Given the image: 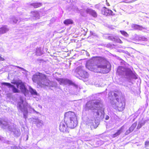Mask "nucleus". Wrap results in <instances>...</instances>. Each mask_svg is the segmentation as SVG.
<instances>
[{
    "label": "nucleus",
    "instance_id": "nucleus-34",
    "mask_svg": "<svg viewBox=\"0 0 149 149\" xmlns=\"http://www.w3.org/2000/svg\"><path fill=\"white\" fill-rule=\"evenodd\" d=\"M145 146L146 147H147L149 146V141H146L145 142Z\"/></svg>",
    "mask_w": 149,
    "mask_h": 149
},
{
    "label": "nucleus",
    "instance_id": "nucleus-1",
    "mask_svg": "<svg viewBox=\"0 0 149 149\" xmlns=\"http://www.w3.org/2000/svg\"><path fill=\"white\" fill-rule=\"evenodd\" d=\"M86 67L89 70L95 72L107 73L110 70L111 65L104 58L94 57L87 62Z\"/></svg>",
    "mask_w": 149,
    "mask_h": 149
},
{
    "label": "nucleus",
    "instance_id": "nucleus-14",
    "mask_svg": "<svg viewBox=\"0 0 149 149\" xmlns=\"http://www.w3.org/2000/svg\"><path fill=\"white\" fill-rule=\"evenodd\" d=\"M102 13L103 14L105 15H112L113 12L111 10H109L105 7H104L102 9Z\"/></svg>",
    "mask_w": 149,
    "mask_h": 149
},
{
    "label": "nucleus",
    "instance_id": "nucleus-39",
    "mask_svg": "<svg viewBox=\"0 0 149 149\" xmlns=\"http://www.w3.org/2000/svg\"><path fill=\"white\" fill-rule=\"evenodd\" d=\"M119 40V41L118 43H123L120 40Z\"/></svg>",
    "mask_w": 149,
    "mask_h": 149
},
{
    "label": "nucleus",
    "instance_id": "nucleus-41",
    "mask_svg": "<svg viewBox=\"0 0 149 149\" xmlns=\"http://www.w3.org/2000/svg\"><path fill=\"white\" fill-rule=\"evenodd\" d=\"M77 10H78V9L77 8L76 9V11H77Z\"/></svg>",
    "mask_w": 149,
    "mask_h": 149
},
{
    "label": "nucleus",
    "instance_id": "nucleus-29",
    "mask_svg": "<svg viewBox=\"0 0 149 149\" xmlns=\"http://www.w3.org/2000/svg\"><path fill=\"white\" fill-rule=\"evenodd\" d=\"M17 21V20L15 18H14L11 19V22L13 24L16 23Z\"/></svg>",
    "mask_w": 149,
    "mask_h": 149
},
{
    "label": "nucleus",
    "instance_id": "nucleus-42",
    "mask_svg": "<svg viewBox=\"0 0 149 149\" xmlns=\"http://www.w3.org/2000/svg\"><path fill=\"white\" fill-rule=\"evenodd\" d=\"M17 132H18V134H19V131H18V130H17Z\"/></svg>",
    "mask_w": 149,
    "mask_h": 149
},
{
    "label": "nucleus",
    "instance_id": "nucleus-37",
    "mask_svg": "<svg viewBox=\"0 0 149 149\" xmlns=\"http://www.w3.org/2000/svg\"><path fill=\"white\" fill-rule=\"evenodd\" d=\"M109 119V117L108 116H106L105 117V119L106 120H108Z\"/></svg>",
    "mask_w": 149,
    "mask_h": 149
},
{
    "label": "nucleus",
    "instance_id": "nucleus-4",
    "mask_svg": "<svg viewBox=\"0 0 149 149\" xmlns=\"http://www.w3.org/2000/svg\"><path fill=\"white\" fill-rule=\"evenodd\" d=\"M17 105L18 109L23 113L24 117L25 119L27 118L28 108L37 113L33 108L28 104L25 101V99L22 97H20V101L18 102Z\"/></svg>",
    "mask_w": 149,
    "mask_h": 149
},
{
    "label": "nucleus",
    "instance_id": "nucleus-35",
    "mask_svg": "<svg viewBox=\"0 0 149 149\" xmlns=\"http://www.w3.org/2000/svg\"><path fill=\"white\" fill-rule=\"evenodd\" d=\"M132 132L131 131H130V130L129 129L128 130H127L126 132L125 133V134L126 135H127L130 132Z\"/></svg>",
    "mask_w": 149,
    "mask_h": 149
},
{
    "label": "nucleus",
    "instance_id": "nucleus-33",
    "mask_svg": "<svg viewBox=\"0 0 149 149\" xmlns=\"http://www.w3.org/2000/svg\"><path fill=\"white\" fill-rule=\"evenodd\" d=\"M11 148L13 149H20V148L19 147L12 146Z\"/></svg>",
    "mask_w": 149,
    "mask_h": 149
},
{
    "label": "nucleus",
    "instance_id": "nucleus-31",
    "mask_svg": "<svg viewBox=\"0 0 149 149\" xmlns=\"http://www.w3.org/2000/svg\"><path fill=\"white\" fill-rule=\"evenodd\" d=\"M139 40H140L146 41L147 40V38L144 37H139Z\"/></svg>",
    "mask_w": 149,
    "mask_h": 149
},
{
    "label": "nucleus",
    "instance_id": "nucleus-11",
    "mask_svg": "<svg viewBox=\"0 0 149 149\" xmlns=\"http://www.w3.org/2000/svg\"><path fill=\"white\" fill-rule=\"evenodd\" d=\"M17 87L18 89H19L26 96L28 93V90L25 88L24 85L22 82H19L16 84Z\"/></svg>",
    "mask_w": 149,
    "mask_h": 149
},
{
    "label": "nucleus",
    "instance_id": "nucleus-16",
    "mask_svg": "<svg viewBox=\"0 0 149 149\" xmlns=\"http://www.w3.org/2000/svg\"><path fill=\"white\" fill-rule=\"evenodd\" d=\"M32 121L33 123L36 125L37 126H38V125L42 126L43 124V121L42 120L38 119V118H33Z\"/></svg>",
    "mask_w": 149,
    "mask_h": 149
},
{
    "label": "nucleus",
    "instance_id": "nucleus-2",
    "mask_svg": "<svg viewBox=\"0 0 149 149\" xmlns=\"http://www.w3.org/2000/svg\"><path fill=\"white\" fill-rule=\"evenodd\" d=\"M32 79L33 82L41 87H50L56 86V83L50 81L47 77L41 73H36L33 75Z\"/></svg>",
    "mask_w": 149,
    "mask_h": 149
},
{
    "label": "nucleus",
    "instance_id": "nucleus-7",
    "mask_svg": "<svg viewBox=\"0 0 149 149\" xmlns=\"http://www.w3.org/2000/svg\"><path fill=\"white\" fill-rule=\"evenodd\" d=\"M0 126L3 129H7L15 133L14 126H12L11 123H8L4 119L0 118Z\"/></svg>",
    "mask_w": 149,
    "mask_h": 149
},
{
    "label": "nucleus",
    "instance_id": "nucleus-8",
    "mask_svg": "<svg viewBox=\"0 0 149 149\" xmlns=\"http://www.w3.org/2000/svg\"><path fill=\"white\" fill-rule=\"evenodd\" d=\"M118 100V99L116 98V100L112 101L111 103L113 105V107L116 108H117L119 111H122L125 108V103L124 102H121L119 103Z\"/></svg>",
    "mask_w": 149,
    "mask_h": 149
},
{
    "label": "nucleus",
    "instance_id": "nucleus-20",
    "mask_svg": "<svg viewBox=\"0 0 149 149\" xmlns=\"http://www.w3.org/2000/svg\"><path fill=\"white\" fill-rule=\"evenodd\" d=\"M123 127H121L120 129L118 130L117 132L115 134L112 135V137L113 138L119 135L123 132Z\"/></svg>",
    "mask_w": 149,
    "mask_h": 149
},
{
    "label": "nucleus",
    "instance_id": "nucleus-5",
    "mask_svg": "<svg viewBox=\"0 0 149 149\" xmlns=\"http://www.w3.org/2000/svg\"><path fill=\"white\" fill-rule=\"evenodd\" d=\"M98 105V106L96 107V109L94 111V114L95 115L96 118L102 119L104 116V108L101 102Z\"/></svg>",
    "mask_w": 149,
    "mask_h": 149
},
{
    "label": "nucleus",
    "instance_id": "nucleus-12",
    "mask_svg": "<svg viewBox=\"0 0 149 149\" xmlns=\"http://www.w3.org/2000/svg\"><path fill=\"white\" fill-rule=\"evenodd\" d=\"M59 82L60 84H69L71 85L72 84V82L67 79H63L61 78H58L56 79Z\"/></svg>",
    "mask_w": 149,
    "mask_h": 149
},
{
    "label": "nucleus",
    "instance_id": "nucleus-43",
    "mask_svg": "<svg viewBox=\"0 0 149 149\" xmlns=\"http://www.w3.org/2000/svg\"><path fill=\"white\" fill-rule=\"evenodd\" d=\"M18 68H21L20 67H18Z\"/></svg>",
    "mask_w": 149,
    "mask_h": 149
},
{
    "label": "nucleus",
    "instance_id": "nucleus-28",
    "mask_svg": "<svg viewBox=\"0 0 149 149\" xmlns=\"http://www.w3.org/2000/svg\"><path fill=\"white\" fill-rule=\"evenodd\" d=\"M36 54L38 55H40L42 54L41 48H39L37 49Z\"/></svg>",
    "mask_w": 149,
    "mask_h": 149
},
{
    "label": "nucleus",
    "instance_id": "nucleus-38",
    "mask_svg": "<svg viewBox=\"0 0 149 149\" xmlns=\"http://www.w3.org/2000/svg\"><path fill=\"white\" fill-rule=\"evenodd\" d=\"M4 60V59L1 56H0V61H3Z\"/></svg>",
    "mask_w": 149,
    "mask_h": 149
},
{
    "label": "nucleus",
    "instance_id": "nucleus-23",
    "mask_svg": "<svg viewBox=\"0 0 149 149\" xmlns=\"http://www.w3.org/2000/svg\"><path fill=\"white\" fill-rule=\"evenodd\" d=\"M31 14L33 16L36 17V18H39V14L37 11H34L31 12Z\"/></svg>",
    "mask_w": 149,
    "mask_h": 149
},
{
    "label": "nucleus",
    "instance_id": "nucleus-25",
    "mask_svg": "<svg viewBox=\"0 0 149 149\" xmlns=\"http://www.w3.org/2000/svg\"><path fill=\"white\" fill-rule=\"evenodd\" d=\"M31 6H33L35 8H37L40 6L41 4L40 3H35L31 4Z\"/></svg>",
    "mask_w": 149,
    "mask_h": 149
},
{
    "label": "nucleus",
    "instance_id": "nucleus-26",
    "mask_svg": "<svg viewBox=\"0 0 149 149\" xmlns=\"http://www.w3.org/2000/svg\"><path fill=\"white\" fill-rule=\"evenodd\" d=\"M137 124L136 123H133L132 126L129 129L130 131H133L136 126Z\"/></svg>",
    "mask_w": 149,
    "mask_h": 149
},
{
    "label": "nucleus",
    "instance_id": "nucleus-32",
    "mask_svg": "<svg viewBox=\"0 0 149 149\" xmlns=\"http://www.w3.org/2000/svg\"><path fill=\"white\" fill-rule=\"evenodd\" d=\"M111 40L113 41H116L118 42L119 41V40L120 39L119 38H116L114 37H112V38L111 39Z\"/></svg>",
    "mask_w": 149,
    "mask_h": 149
},
{
    "label": "nucleus",
    "instance_id": "nucleus-13",
    "mask_svg": "<svg viewBox=\"0 0 149 149\" xmlns=\"http://www.w3.org/2000/svg\"><path fill=\"white\" fill-rule=\"evenodd\" d=\"M68 127L67 124L63 122H61L60 125V130L61 132H67L68 131Z\"/></svg>",
    "mask_w": 149,
    "mask_h": 149
},
{
    "label": "nucleus",
    "instance_id": "nucleus-3",
    "mask_svg": "<svg viewBox=\"0 0 149 149\" xmlns=\"http://www.w3.org/2000/svg\"><path fill=\"white\" fill-rule=\"evenodd\" d=\"M68 119L69 120L67 122L68 127L71 128L75 127L77 124V116L74 112L69 111L65 113L64 120H67Z\"/></svg>",
    "mask_w": 149,
    "mask_h": 149
},
{
    "label": "nucleus",
    "instance_id": "nucleus-9",
    "mask_svg": "<svg viewBox=\"0 0 149 149\" xmlns=\"http://www.w3.org/2000/svg\"><path fill=\"white\" fill-rule=\"evenodd\" d=\"M117 73L119 75L125 74L128 76L131 73V70L129 68H126L123 67H119L117 70Z\"/></svg>",
    "mask_w": 149,
    "mask_h": 149
},
{
    "label": "nucleus",
    "instance_id": "nucleus-24",
    "mask_svg": "<svg viewBox=\"0 0 149 149\" xmlns=\"http://www.w3.org/2000/svg\"><path fill=\"white\" fill-rule=\"evenodd\" d=\"M64 23L66 25H68L73 23V21L70 19H67L65 20L64 22Z\"/></svg>",
    "mask_w": 149,
    "mask_h": 149
},
{
    "label": "nucleus",
    "instance_id": "nucleus-22",
    "mask_svg": "<svg viewBox=\"0 0 149 149\" xmlns=\"http://www.w3.org/2000/svg\"><path fill=\"white\" fill-rule=\"evenodd\" d=\"M146 123V120H142L140 121L138 123L137 128L138 129H139L142 126L144 125Z\"/></svg>",
    "mask_w": 149,
    "mask_h": 149
},
{
    "label": "nucleus",
    "instance_id": "nucleus-40",
    "mask_svg": "<svg viewBox=\"0 0 149 149\" xmlns=\"http://www.w3.org/2000/svg\"><path fill=\"white\" fill-rule=\"evenodd\" d=\"M107 5L108 6H110V5H109V3H107Z\"/></svg>",
    "mask_w": 149,
    "mask_h": 149
},
{
    "label": "nucleus",
    "instance_id": "nucleus-36",
    "mask_svg": "<svg viewBox=\"0 0 149 149\" xmlns=\"http://www.w3.org/2000/svg\"><path fill=\"white\" fill-rule=\"evenodd\" d=\"M95 122H94L93 121L92 122V124H91V125L92 126H93L94 127V128H96L97 127H95L94 126V124L95 123Z\"/></svg>",
    "mask_w": 149,
    "mask_h": 149
},
{
    "label": "nucleus",
    "instance_id": "nucleus-17",
    "mask_svg": "<svg viewBox=\"0 0 149 149\" xmlns=\"http://www.w3.org/2000/svg\"><path fill=\"white\" fill-rule=\"evenodd\" d=\"M132 27L134 28L135 29H138L144 32H145L146 30H147L146 28L143 27L141 26L137 25L136 24H133L132 25Z\"/></svg>",
    "mask_w": 149,
    "mask_h": 149
},
{
    "label": "nucleus",
    "instance_id": "nucleus-27",
    "mask_svg": "<svg viewBox=\"0 0 149 149\" xmlns=\"http://www.w3.org/2000/svg\"><path fill=\"white\" fill-rule=\"evenodd\" d=\"M113 94L115 97H116L117 96V95L113 92H111L109 93V97L111 100V98L112 97L111 96V95H112Z\"/></svg>",
    "mask_w": 149,
    "mask_h": 149
},
{
    "label": "nucleus",
    "instance_id": "nucleus-15",
    "mask_svg": "<svg viewBox=\"0 0 149 149\" xmlns=\"http://www.w3.org/2000/svg\"><path fill=\"white\" fill-rule=\"evenodd\" d=\"M3 84L8 86L10 88H11L12 89L14 93H18L19 90L18 89H17L14 86L11 85L10 83H3Z\"/></svg>",
    "mask_w": 149,
    "mask_h": 149
},
{
    "label": "nucleus",
    "instance_id": "nucleus-30",
    "mask_svg": "<svg viewBox=\"0 0 149 149\" xmlns=\"http://www.w3.org/2000/svg\"><path fill=\"white\" fill-rule=\"evenodd\" d=\"M120 32L124 36L126 37H127L128 36V34L125 31H120Z\"/></svg>",
    "mask_w": 149,
    "mask_h": 149
},
{
    "label": "nucleus",
    "instance_id": "nucleus-6",
    "mask_svg": "<svg viewBox=\"0 0 149 149\" xmlns=\"http://www.w3.org/2000/svg\"><path fill=\"white\" fill-rule=\"evenodd\" d=\"M101 102L99 100H94L88 102L86 104V110L90 109L93 112L96 109V107L98 106V104Z\"/></svg>",
    "mask_w": 149,
    "mask_h": 149
},
{
    "label": "nucleus",
    "instance_id": "nucleus-10",
    "mask_svg": "<svg viewBox=\"0 0 149 149\" xmlns=\"http://www.w3.org/2000/svg\"><path fill=\"white\" fill-rule=\"evenodd\" d=\"M83 68V67H78L76 69V71L82 78H87L88 77V74L87 72L84 70Z\"/></svg>",
    "mask_w": 149,
    "mask_h": 149
},
{
    "label": "nucleus",
    "instance_id": "nucleus-19",
    "mask_svg": "<svg viewBox=\"0 0 149 149\" xmlns=\"http://www.w3.org/2000/svg\"><path fill=\"white\" fill-rule=\"evenodd\" d=\"M87 13L92 15L93 17H96L97 16V14L96 12L91 9L88 8L86 10Z\"/></svg>",
    "mask_w": 149,
    "mask_h": 149
},
{
    "label": "nucleus",
    "instance_id": "nucleus-21",
    "mask_svg": "<svg viewBox=\"0 0 149 149\" xmlns=\"http://www.w3.org/2000/svg\"><path fill=\"white\" fill-rule=\"evenodd\" d=\"M8 31V29L6 26H4L0 28V34L5 33Z\"/></svg>",
    "mask_w": 149,
    "mask_h": 149
},
{
    "label": "nucleus",
    "instance_id": "nucleus-18",
    "mask_svg": "<svg viewBox=\"0 0 149 149\" xmlns=\"http://www.w3.org/2000/svg\"><path fill=\"white\" fill-rule=\"evenodd\" d=\"M29 91L30 93L34 97H36L38 94L36 90L31 87H29Z\"/></svg>",
    "mask_w": 149,
    "mask_h": 149
}]
</instances>
